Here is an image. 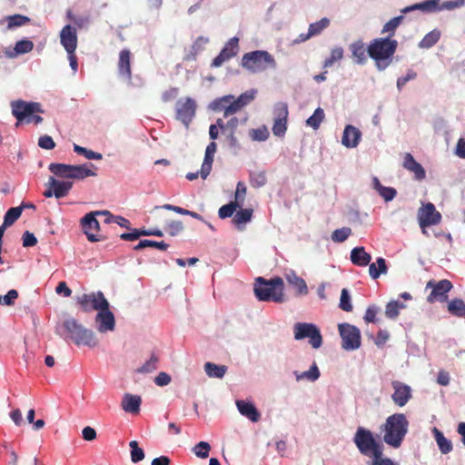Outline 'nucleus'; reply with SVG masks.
<instances>
[{
    "label": "nucleus",
    "mask_w": 465,
    "mask_h": 465,
    "mask_svg": "<svg viewBox=\"0 0 465 465\" xmlns=\"http://www.w3.org/2000/svg\"><path fill=\"white\" fill-rule=\"evenodd\" d=\"M196 108V102L193 98L185 97L178 100L175 106L176 119L188 128L195 116Z\"/></svg>",
    "instance_id": "f8f14e48"
},
{
    "label": "nucleus",
    "mask_w": 465,
    "mask_h": 465,
    "mask_svg": "<svg viewBox=\"0 0 465 465\" xmlns=\"http://www.w3.org/2000/svg\"><path fill=\"white\" fill-rule=\"evenodd\" d=\"M285 278L288 283L295 288L297 295H306L308 293V287L305 281L294 272L287 273Z\"/></svg>",
    "instance_id": "2f4dec72"
},
{
    "label": "nucleus",
    "mask_w": 465,
    "mask_h": 465,
    "mask_svg": "<svg viewBox=\"0 0 465 465\" xmlns=\"http://www.w3.org/2000/svg\"><path fill=\"white\" fill-rule=\"evenodd\" d=\"M92 163H84L80 165L72 166V179L84 180L90 176H96V173L92 171L90 167H93Z\"/></svg>",
    "instance_id": "473e14b6"
},
{
    "label": "nucleus",
    "mask_w": 465,
    "mask_h": 465,
    "mask_svg": "<svg viewBox=\"0 0 465 465\" xmlns=\"http://www.w3.org/2000/svg\"><path fill=\"white\" fill-rule=\"evenodd\" d=\"M34 48V43L28 39H23L15 44L13 51L6 52L9 58H15L18 54H24L31 52Z\"/></svg>",
    "instance_id": "f704fd0d"
},
{
    "label": "nucleus",
    "mask_w": 465,
    "mask_h": 465,
    "mask_svg": "<svg viewBox=\"0 0 465 465\" xmlns=\"http://www.w3.org/2000/svg\"><path fill=\"white\" fill-rule=\"evenodd\" d=\"M142 399L140 396L125 393L123 397L121 406L125 412L138 413Z\"/></svg>",
    "instance_id": "a878e982"
},
{
    "label": "nucleus",
    "mask_w": 465,
    "mask_h": 465,
    "mask_svg": "<svg viewBox=\"0 0 465 465\" xmlns=\"http://www.w3.org/2000/svg\"><path fill=\"white\" fill-rule=\"evenodd\" d=\"M338 328L343 349L352 351L361 346V331L357 327L349 323H341Z\"/></svg>",
    "instance_id": "9b49d317"
},
{
    "label": "nucleus",
    "mask_w": 465,
    "mask_h": 465,
    "mask_svg": "<svg viewBox=\"0 0 465 465\" xmlns=\"http://www.w3.org/2000/svg\"><path fill=\"white\" fill-rule=\"evenodd\" d=\"M323 119H324V112L321 107H318L314 111L312 115H311L307 119L306 124H307V125L312 127L314 130H317L320 127Z\"/></svg>",
    "instance_id": "c03bdc74"
},
{
    "label": "nucleus",
    "mask_w": 465,
    "mask_h": 465,
    "mask_svg": "<svg viewBox=\"0 0 465 465\" xmlns=\"http://www.w3.org/2000/svg\"><path fill=\"white\" fill-rule=\"evenodd\" d=\"M246 195V186L244 183L239 182L236 186L235 200L239 205H242Z\"/></svg>",
    "instance_id": "e2e57ef3"
},
{
    "label": "nucleus",
    "mask_w": 465,
    "mask_h": 465,
    "mask_svg": "<svg viewBox=\"0 0 465 465\" xmlns=\"http://www.w3.org/2000/svg\"><path fill=\"white\" fill-rule=\"evenodd\" d=\"M330 25V20L326 17L322 18L316 23H312L309 26V35H317L322 33V30Z\"/></svg>",
    "instance_id": "8fccbe9b"
},
{
    "label": "nucleus",
    "mask_w": 465,
    "mask_h": 465,
    "mask_svg": "<svg viewBox=\"0 0 465 465\" xmlns=\"http://www.w3.org/2000/svg\"><path fill=\"white\" fill-rule=\"evenodd\" d=\"M361 136V133L358 128L348 124L344 128L341 143L347 148H354L358 145Z\"/></svg>",
    "instance_id": "b1692460"
},
{
    "label": "nucleus",
    "mask_w": 465,
    "mask_h": 465,
    "mask_svg": "<svg viewBox=\"0 0 465 465\" xmlns=\"http://www.w3.org/2000/svg\"><path fill=\"white\" fill-rule=\"evenodd\" d=\"M353 442L361 454L371 458L367 465H396L390 458L383 457V446L370 430L358 427Z\"/></svg>",
    "instance_id": "f257e3e1"
},
{
    "label": "nucleus",
    "mask_w": 465,
    "mask_h": 465,
    "mask_svg": "<svg viewBox=\"0 0 465 465\" xmlns=\"http://www.w3.org/2000/svg\"><path fill=\"white\" fill-rule=\"evenodd\" d=\"M74 151L80 155H84L88 160H101L103 158L102 153L94 152L78 144H74Z\"/></svg>",
    "instance_id": "49530a36"
},
{
    "label": "nucleus",
    "mask_w": 465,
    "mask_h": 465,
    "mask_svg": "<svg viewBox=\"0 0 465 465\" xmlns=\"http://www.w3.org/2000/svg\"><path fill=\"white\" fill-rule=\"evenodd\" d=\"M183 230L182 221H172L167 224L166 231L171 236H176Z\"/></svg>",
    "instance_id": "052dcab7"
},
{
    "label": "nucleus",
    "mask_w": 465,
    "mask_h": 465,
    "mask_svg": "<svg viewBox=\"0 0 465 465\" xmlns=\"http://www.w3.org/2000/svg\"><path fill=\"white\" fill-rule=\"evenodd\" d=\"M371 256L368 253L364 247H355L351 252V261L353 264L364 267L370 264Z\"/></svg>",
    "instance_id": "c756f323"
},
{
    "label": "nucleus",
    "mask_w": 465,
    "mask_h": 465,
    "mask_svg": "<svg viewBox=\"0 0 465 465\" xmlns=\"http://www.w3.org/2000/svg\"><path fill=\"white\" fill-rule=\"evenodd\" d=\"M216 151L217 144L215 142H211L205 149L204 158L200 171V175L203 179H206L212 171L213 158Z\"/></svg>",
    "instance_id": "5701e85b"
},
{
    "label": "nucleus",
    "mask_w": 465,
    "mask_h": 465,
    "mask_svg": "<svg viewBox=\"0 0 465 465\" xmlns=\"http://www.w3.org/2000/svg\"><path fill=\"white\" fill-rule=\"evenodd\" d=\"M97 330L100 332L112 331L115 327V319L114 313L110 311V305L103 307L98 311L95 317Z\"/></svg>",
    "instance_id": "a211bd4d"
},
{
    "label": "nucleus",
    "mask_w": 465,
    "mask_h": 465,
    "mask_svg": "<svg viewBox=\"0 0 465 465\" xmlns=\"http://www.w3.org/2000/svg\"><path fill=\"white\" fill-rule=\"evenodd\" d=\"M374 182L376 184V188L378 189V191L380 193V195L386 202L391 201L395 197L397 192L394 188L382 186L377 178L374 179Z\"/></svg>",
    "instance_id": "a18cd8bd"
},
{
    "label": "nucleus",
    "mask_w": 465,
    "mask_h": 465,
    "mask_svg": "<svg viewBox=\"0 0 465 465\" xmlns=\"http://www.w3.org/2000/svg\"><path fill=\"white\" fill-rule=\"evenodd\" d=\"M283 280L277 276L270 280L258 277L254 283V294L259 301L282 302L284 301Z\"/></svg>",
    "instance_id": "39448f33"
},
{
    "label": "nucleus",
    "mask_w": 465,
    "mask_h": 465,
    "mask_svg": "<svg viewBox=\"0 0 465 465\" xmlns=\"http://www.w3.org/2000/svg\"><path fill=\"white\" fill-rule=\"evenodd\" d=\"M239 125V120L237 117H232L228 122H226V128L222 133L223 135L226 137L230 146L235 147L238 144V140L235 136V133L237 127Z\"/></svg>",
    "instance_id": "7c9ffc66"
},
{
    "label": "nucleus",
    "mask_w": 465,
    "mask_h": 465,
    "mask_svg": "<svg viewBox=\"0 0 465 465\" xmlns=\"http://www.w3.org/2000/svg\"><path fill=\"white\" fill-rule=\"evenodd\" d=\"M72 164L52 163L49 171L59 178L72 179Z\"/></svg>",
    "instance_id": "72a5a7b5"
},
{
    "label": "nucleus",
    "mask_w": 465,
    "mask_h": 465,
    "mask_svg": "<svg viewBox=\"0 0 465 465\" xmlns=\"http://www.w3.org/2000/svg\"><path fill=\"white\" fill-rule=\"evenodd\" d=\"M241 65L252 74L264 72L276 67L274 57L267 51L257 50L242 55Z\"/></svg>",
    "instance_id": "423d86ee"
},
{
    "label": "nucleus",
    "mask_w": 465,
    "mask_h": 465,
    "mask_svg": "<svg viewBox=\"0 0 465 465\" xmlns=\"http://www.w3.org/2000/svg\"><path fill=\"white\" fill-rule=\"evenodd\" d=\"M448 311L451 315L465 317V302L461 299H453L448 303Z\"/></svg>",
    "instance_id": "ea45409f"
},
{
    "label": "nucleus",
    "mask_w": 465,
    "mask_h": 465,
    "mask_svg": "<svg viewBox=\"0 0 465 465\" xmlns=\"http://www.w3.org/2000/svg\"><path fill=\"white\" fill-rule=\"evenodd\" d=\"M204 371L206 374L211 378L222 379L227 371V367L224 365H217L212 362H206L204 364Z\"/></svg>",
    "instance_id": "e433bc0d"
},
{
    "label": "nucleus",
    "mask_w": 465,
    "mask_h": 465,
    "mask_svg": "<svg viewBox=\"0 0 465 465\" xmlns=\"http://www.w3.org/2000/svg\"><path fill=\"white\" fill-rule=\"evenodd\" d=\"M12 114L16 118V126L20 123H27L33 114L43 113L41 104L35 102H25L23 100H16L11 103Z\"/></svg>",
    "instance_id": "1a4fd4ad"
},
{
    "label": "nucleus",
    "mask_w": 465,
    "mask_h": 465,
    "mask_svg": "<svg viewBox=\"0 0 465 465\" xmlns=\"http://www.w3.org/2000/svg\"><path fill=\"white\" fill-rule=\"evenodd\" d=\"M18 297V292L16 290H10L4 297L1 298V304L3 305H13L15 301Z\"/></svg>",
    "instance_id": "69168bd1"
},
{
    "label": "nucleus",
    "mask_w": 465,
    "mask_h": 465,
    "mask_svg": "<svg viewBox=\"0 0 465 465\" xmlns=\"http://www.w3.org/2000/svg\"><path fill=\"white\" fill-rule=\"evenodd\" d=\"M117 68L120 77L131 82V52L128 49H124L120 52Z\"/></svg>",
    "instance_id": "4be33fe9"
},
{
    "label": "nucleus",
    "mask_w": 465,
    "mask_h": 465,
    "mask_svg": "<svg viewBox=\"0 0 465 465\" xmlns=\"http://www.w3.org/2000/svg\"><path fill=\"white\" fill-rule=\"evenodd\" d=\"M49 185L54 188V196L60 199L68 194L73 187V183L69 181H58L51 176L49 178Z\"/></svg>",
    "instance_id": "bb28decb"
},
{
    "label": "nucleus",
    "mask_w": 465,
    "mask_h": 465,
    "mask_svg": "<svg viewBox=\"0 0 465 465\" xmlns=\"http://www.w3.org/2000/svg\"><path fill=\"white\" fill-rule=\"evenodd\" d=\"M62 328L76 345L94 347L97 344L94 331L84 327L74 318L65 320L62 324Z\"/></svg>",
    "instance_id": "0eeeda50"
},
{
    "label": "nucleus",
    "mask_w": 465,
    "mask_h": 465,
    "mask_svg": "<svg viewBox=\"0 0 465 465\" xmlns=\"http://www.w3.org/2000/svg\"><path fill=\"white\" fill-rule=\"evenodd\" d=\"M418 220L422 233L428 234L426 228L430 225L438 224L441 220V214L436 210L431 203H427L418 212Z\"/></svg>",
    "instance_id": "2eb2a0df"
},
{
    "label": "nucleus",
    "mask_w": 465,
    "mask_h": 465,
    "mask_svg": "<svg viewBox=\"0 0 465 465\" xmlns=\"http://www.w3.org/2000/svg\"><path fill=\"white\" fill-rule=\"evenodd\" d=\"M252 209H241L234 214L232 223L238 227V229L242 230V225L252 220Z\"/></svg>",
    "instance_id": "c9c22d12"
},
{
    "label": "nucleus",
    "mask_w": 465,
    "mask_h": 465,
    "mask_svg": "<svg viewBox=\"0 0 465 465\" xmlns=\"http://www.w3.org/2000/svg\"><path fill=\"white\" fill-rule=\"evenodd\" d=\"M404 308V304L397 301H391L387 303L385 315L390 319H396L399 316V310Z\"/></svg>",
    "instance_id": "5fc2aeb1"
},
{
    "label": "nucleus",
    "mask_w": 465,
    "mask_h": 465,
    "mask_svg": "<svg viewBox=\"0 0 465 465\" xmlns=\"http://www.w3.org/2000/svg\"><path fill=\"white\" fill-rule=\"evenodd\" d=\"M239 207H241V205H239L237 202L234 201L229 203L228 204H224L218 211L219 217L221 219L232 217L236 209Z\"/></svg>",
    "instance_id": "09e8293b"
},
{
    "label": "nucleus",
    "mask_w": 465,
    "mask_h": 465,
    "mask_svg": "<svg viewBox=\"0 0 465 465\" xmlns=\"http://www.w3.org/2000/svg\"><path fill=\"white\" fill-rule=\"evenodd\" d=\"M391 386L394 390L391 395L393 402L400 407L405 406L411 398V387L399 381H393Z\"/></svg>",
    "instance_id": "6ab92c4d"
},
{
    "label": "nucleus",
    "mask_w": 465,
    "mask_h": 465,
    "mask_svg": "<svg viewBox=\"0 0 465 465\" xmlns=\"http://www.w3.org/2000/svg\"><path fill=\"white\" fill-rule=\"evenodd\" d=\"M343 57V49L341 47H335L331 50V54L325 59L323 67L328 68L333 65L335 62L341 60Z\"/></svg>",
    "instance_id": "603ef678"
},
{
    "label": "nucleus",
    "mask_w": 465,
    "mask_h": 465,
    "mask_svg": "<svg viewBox=\"0 0 465 465\" xmlns=\"http://www.w3.org/2000/svg\"><path fill=\"white\" fill-rule=\"evenodd\" d=\"M351 56L355 60V63L358 64H364L367 61L366 52L367 48H365V45L361 40L355 41L351 43L349 46Z\"/></svg>",
    "instance_id": "c85d7f7f"
},
{
    "label": "nucleus",
    "mask_w": 465,
    "mask_h": 465,
    "mask_svg": "<svg viewBox=\"0 0 465 465\" xmlns=\"http://www.w3.org/2000/svg\"><path fill=\"white\" fill-rule=\"evenodd\" d=\"M239 51V39L232 37L223 46L220 54L213 60V67H220L223 64L234 57Z\"/></svg>",
    "instance_id": "f3484780"
},
{
    "label": "nucleus",
    "mask_w": 465,
    "mask_h": 465,
    "mask_svg": "<svg viewBox=\"0 0 465 465\" xmlns=\"http://www.w3.org/2000/svg\"><path fill=\"white\" fill-rule=\"evenodd\" d=\"M267 182L264 172H254L250 174V183L253 188H260Z\"/></svg>",
    "instance_id": "6e6d98bb"
},
{
    "label": "nucleus",
    "mask_w": 465,
    "mask_h": 465,
    "mask_svg": "<svg viewBox=\"0 0 465 465\" xmlns=\"http://www.w3.org/2000/svg\"><path fill=\"white\" fill-rule=\"evenodd\" d=\"M107 215L110 214V212H95L86 213L81 220V224L84 233L89 242H95L104 240V238L95 234L94 232H98L100 229L99 222L95 218V215Z\"/></svg>",
    "instance_id": "4468645a"
},
{
    "label": "nucleus",
    "mask_w": 465,
    "mask_h": 465,
    "mask_svg": "<svg viewBox=\"0 0 465 465\" xmlns=\"http://www.w3.org/2000/svg\"><path fill=\"white\" fill-rule=\"evenodd\" d=\"M440 0H426L424 2L407 6L403 8L401 12L406 14L414 10H420L424 13L440 11Z\"/></svg>",
    "instance_id": "393cba45"
},
{
    "label": "nucleus",
    "mask_w": 465,
    "mask_h": 465,
    "mask_svg": "<svg viewBox=\"0 0 465 465\" xmlns=\"http://www.w3.org/2000/svg\"><path fill=\"white\" fill-rule=\"evenodd\" d=\"M435 440L437 444L443 454H447L451 451L452 444L450 440L444 437L443 433L440 431L438 429L434 428L433 430Z\"/></svg>",
    "instance_id": "58836bf2"
},
{
    "label": "nucleus",
    "mask_w": 465,
    "mask_h": 465,
    "mask_svg": "<svg viewBox=\"0 0 465 465\" xmlns=\"http://www.w3.org/2000/svg\"><path fill=\"white\" fill-rule=\"evenodd\" d=\"M452 283L449 280H440L436 282L430 280L427 282L426 288L431 289L430 293L427 297L429 303L444 302L448 300V293L452 289Z\"/></svg>",
    "instance_id": "9d476101"
},
{
    "label": "nucleus",
    "mask_w": 465,
    "mask_h": 465,
    "mask_svg": "<svg viewBox=\"0 0 465 465\" xmlns=\"http://www.w3.org/2000/svg\"><path fill=\"white\" fill-rule=\"evenodd\" d=\"M158 358L155 355H152L150 360L147 361L143 366L138 370L139 372H152L157 369Z\"/></svg>",
    "instance_id": "680f3d73"
},
{
    "label": "nucleus",
    "mask_w": 465,
    "mask_h": 465,
    "mask_svg": "<svg viewBox=\"0 0 465 465\" xmlns=\"http://www.w3.org/2000/svg\"><path fill=\"white\" fill-rule=\"evenodd\" d=\"M60 42L68 54L74 53L77 47L76 29L70 25L64 26L60 32Z\"/></svg>",
    "instance_id": "aec40b11"
},
{
    "label": "nucleus",
    "mask_w": 465,
    "mask_h": 465,
    "mask_svg": "<svg viewBox=\"0 0 465 465\" xmlns=\"http://www.w3.org/2000/svg\"><path fill=\"white\" fill-rule=\"evenodd\" d=\"M236 406L239 412L250 420L256 422L260 420L261 415L252 403L241 400L236 401Z\"/></svg>",
    "instance_id": "cd10ccee"
},
{
    "label": "nucleus",
    "mask_w": 465,
    "mask_h": 465,
    "mask_svg": "<svg viewBox=\"0 0 465 465\" xmlns=\"http://www.w3.org/2000/svg\"><path fill=\"white\" fill-rule=\"evenodd\" d=\"M409 421L403 413H395L386 419L381 430L383 440L389 446L398 449L408 432Z\"/></svg>",
    "instance_id": "f03ea898"
},
{
    "label": "nucleus",
    "mask_w": 465,
    "mask_h": 465,
    "mask_svg": "<svg viewBox=\"0 0 465 465\" xmlns=\"http://www.w3.org/2000/svg\"><path fill=\"white\" fill-rule=\"evenodd\" d=\"M398 42L390 37L373 39L367 47L368 54L376 62L379 70H384L391 62Z\"/></svg>",
    "instance_id": "7ed1b4c3"
},
{
    "label": "nucleus",
    "mask_w": 465,
    "mask_h": 465,
    "mask_svg": "<svg viewBox=\"0 0 465 465\" xmlns=\"http://www.w3.org/2000/svg\"><path fill=\"white\" fill-rule=\"evenodd\" d=\"M269 137V132L265 126L252 130V138L255 141H265Z\"/></svg>",
    "instance_id": "0e129e2a"
},
{
    "label": "nucleus",
    "mask_w": 465,
    "mask_h": 465,
    "mask_svg": "<svg viewBox=\"0 0 465 465\" xmlns=\"http://www.w3.org/2000/svg\"><path fill=\"white\" fill-rule=\"evenodd\" d=\"M77 302L85 312L99 311L101 308L109 306V302L102 292L84 293L77 298Z\"/></svg>",
    "instance_id": "ddd939ff"
},
{
    "label": "nucleus",
    "mask_w": 465,
    "mask_h": 465,
    "mask_svg": "<svg viewBox=\"0 0 465 465\" xmlns=\"http://www.w3.org/2000/svg\"><path fill=\"white\" fill-rule=\"evenodd\" d=\"M440 31L433 30L428 33L420 42V46L424 48H430L433 46L440 39Z\"/></svg>",
    "instance_id": "864d4df0"
},
{
    "label": "nucleus",
    "mask_w": 465,
    "mask_h": 465,
    "mask_svg": "<svg viewBox=\"0 0 465 465\" xmlns=\"http://www.w3.org/2000/svg\"><path fill=\"white\" fill-rule=\"evenodd\" d=\"M168 244L164 242H156L152 240H141L137 245L134 247L135 251L142 250L145 247H155L162 251H165L168 248Z\"/></svg>",
    "instance_id": "de8ad7c7"
},
{
    "label": "nucleus",
    "mask_w": 465,
    "mask_h": 465,
    "mask_svg": "<svg viewBox=\"0 0 465 465\" xmlns=\"http://www.w3.org/2000/svg\"><path fill=\"white\" fill-rule=\"evenodd\" d=\"M402 166L404 169L413 173V176L418 181H422L426 177V172L422 165L419 163L411 153H405L403 154Z\"/></svg>",
    "instance_id": "412c9836"
},
{
    "label": "nucleus",
    "mask_w": 465,
    "mask_h": 465,
    "mask_svg": "<svg viewBox=\"0 0 465 465\" xmlns=\"http://www.w3.org/2000/svg\"><path fill=\"white\" fill-rule=\"evenodd\" d=\"M256 94L255 90H249L236 99L233 95L228 94L214 99L209 105L210 109L214 112H223V116L228 117L240 112L244 106L254 100Z\"/></svg>",
    "instance_id": "20e7f679"
},
{
    "label": "nucleus",
    "mask_w": 465,
    "mask_h": 465,
    "mask_svg": "<svg viewBox=\"0 0 465 465\" xmlns=\"http://www.w3.org/2000/svg\"><path fill=\"white\" fill-rule=\"evenodd\" d=\"M340 308L344 312H351L352 305L351 303V297L347 289H342L340 298Z\"/></svg>",
    "instance_id": "bf43d9fd"
},
{
    "label": "nucleus",
    "mask_w": 465,
    "mask_h": 465,
    "mask_svg": "<svg viewBox=\"0 0 465 465\" xmlns=\"http://www.w3.org/2000/svg\"><path fill=\"white\" fill-rule=\"evenodd\" d=\"M38 145L43 149L51 150L55 147V143L51 136L44 135L39 138Z\"/></svg>",
    "instance_id": "338daca9"
},
{
    "label": "nucleus",
    "mask_w": 465,
    "mask_h": 465,
    "mask_svg": "<svg viewBox=\"0 0 465 465\" xmlns=\"http://www.w3.org/2000/svg\"><path fill=\"white\" fill-rule=\"evenodd\" d=\"M293 333L297 341L309 338V343L313 349H319L322 344L321 331L313 323L297 322L293 326Z\"/></svg>",
    "instance_id": "6e6552de"
},
{
    "label": "nucleus",
    "mask_w": 465,
    "mask_h": 465,
    "mask_svg": "<svg viewBox=\"0 0 465 465\" xmlns=\"http://www.w3.org/2000/svg\"><path fill=\"white\" fill-rule=\"evenodd\" d=\"M131 448V460L134 463H137L144 459V451L139 447L136 440H132L129 443Z\"/></svg>",
    "instance_id": "3c124183"
},
{
    "label": "nucleus",
    "mask_w": 465,
    "mask_h": 465,
    "mask_svg": "<svg viewBox=\"0 0 465 465\" xmlns=\"http://www.w3.org/2000/svg\"><path fill=\"white\" fill-rule=\"evenodd\" d=\"M351 234V229L349 227H342L337 229L331 233V240L335 242H343Z\"/></svg>",
    "instance_id": "4d7b16f0"
},
{
    "label": "nucleus",
    "mask_w": 465,
    "mask_h": 465,
    "mask_svg": "<svg viewBox=\"0 0 465 465\" xmlns=\"http://www.w3.org/2000/svg\"><path fill=\"white\" fill-rule=\"evenodd\" d=\"M7 21V28L13 29L15 27L23 26L30 22V18L28 16L23 15H14L6 16Z\"/></svg>",
    "instance_id": "37998d69"
},
{
    "label": "nucleus",
    "mask_w": 465,
    "mask_h": 465,
    "mask_svg": "<svg viewBox=\"0 0 465 465\" xmlns=\"http://www.w3.org/2000/svg\"><path fill=\"white\" fill-rule=\"evenodd\" d=\"M274 121L272 125V134L275 136L282 137L287 131L288 123V105L285 103H278L273 108Z\"/></svg>",
    "instance_id": "dca6fc26"
},
{
    "label": "nucleus",
    "mask_w": 465,
    "mask_h": 465,
    "mask_svg": "<svg viewBox=\"0 0 465 465\" xmlns=\"http://www.w3.org/2000/svg\"><path fill=\"white\" fill-rule=\"evenodd\" d=\"M294 375H295V378H296L297 381H301V380L306 379V380H309L311 381H315L320 377V371H319L316 363L314 362L311 366L309 371H303V372L294 371Z\"/></svg>",
    "instance_id": "79ce46f5"
},
{
    "label": "nucleus",
    "mask_w": 465,
    "mask_h": 465,
    "mask_svg": "<svg viewBox=\"0 0 465 465\" xmlns=\"http://www.w3.org/2000/svg\"><path fill=\"white\" fill-rule=\"evenodd\" d=\"M22 239L24 247H33L37 243L36 237L35 236L34 233L30 232L29 231H25L24 232Z\"/></svg>",
    "instance_id": "774afa93"
},
{
    "label": "nucleus",
    "mask_w": 465,
    "mask_h": 465,
    "mask_svg": "<svg viewBox=\"0 0 465 465\" xmlns=\"http://www.w3.org/2000/svg\"><path fill=\"white\" fill-rule=\"evenodd\" d=\"M211 450V446L206 441H200L193 447V452L194 454L201 458L205 459L209 456V451Z\"/></svg>",
    "instance_id": "13d9d810"
},
{
    "label": "nucleus",
    "mask_w": 465,
    "mask_h": 465,
    "mask_svg": "<svg viewBox=\"0 0 465 465\" xmlns=\"http://www.w3.org/2000/svg\"><path fill=\"white\" fill-rule=\"evenodd\" d=\"M25 205L10 208L4 217V227L11 226L22 214Z\"/></svg>",
    "instance_id": "a19ab883"
},
{
    "label": "nucleus",
    "mask_w": 465,
    "mask_h": 465,
    "mask_svg": "<svg viewBox=\"0 0 465 465\" xmlns=\"http://www.w3.org/2000/svg\"><path fill=\"white\" fill-rule=\"evenodd\" d=\"M403 19V15H399L391 18L383 25L381 29V34H387L388 35L386 37L392 38V36L395 35L397 28L401 24Z\"/></svg>",
    "instance_id": "4c0bfd02"
}]
</instances>
